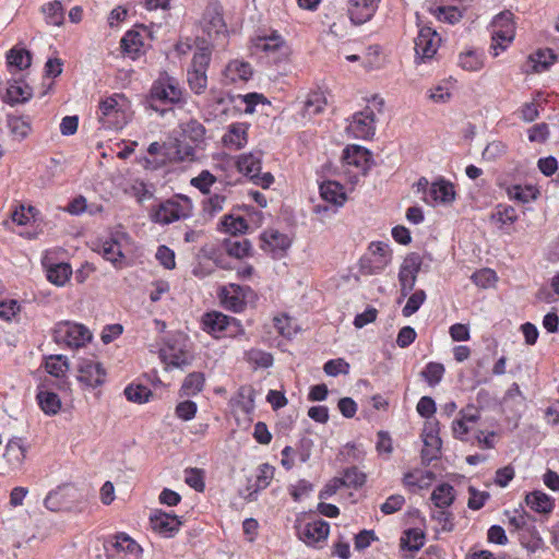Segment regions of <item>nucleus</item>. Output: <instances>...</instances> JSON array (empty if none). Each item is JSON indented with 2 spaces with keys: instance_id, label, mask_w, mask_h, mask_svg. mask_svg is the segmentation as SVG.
<instances>
[{
  "instance_id": "nucleus-24",
  "label": "nucleus",
  "mask_w": 559,
  "mask_h": 559,
  "mask_svg": "<svg viewBox=\"0 0 559 559\" xmlns=\"http://www.w3.org/2000/svg\"><path fill=\"white\" fill-rule=\"evenodd\" d=\"M159 356L166 365L171 367L183 368L190 364L187 353L170 343L160 348Z\"/></svg>"
},
{
  "instance_id": "nucleus-53",
  "label": "nucleus",
  "mask_w": 559,
  "mask_h": 559,
  "mask_svg": "<svg viewBox=\"0 0 559 559\" xmlns=\"http://www.w3.org/2000/svg\"><path fill=\"white\" fill-rule=\"evenodd\" d=\"M211 61V49L209 47H202L198 51L194 52L191 70H198L206 72V69Z\"/></svg>"
},
{
  "instance_id": "nucleus-2",
  "label": "nucleus",
  "mask_w": 559,
  "mask_h": 559,
  "mask_svg": "<svg viewBox=\"0 0 559 559\" xmlns=\"http://www.w3.org/2000/svg\"><path fill=\"white\" fill-rule=\"evenodd\" d=\"M509 526L518 533L519 539L526 549L536 551L542 547L543 540L533 524V519L526 512L514 511L509 515Z\"/></svg>"
},
{
  "instance_id": "nucleus-21",
  "label": "nucleus",
  "mask_w": 559,
  "mask_h": 559,
  "mask_svg": "<svg viewBox=\"0 0 559 559\" xmlns=\"http://www.w3.org/2000/svg\"><path fill=\"white\" fill-rule=\"evenodd\" d=\"M429 197L431 201L428 198H424V201L428 204H431V202L450 204L455 199L454 186L452 182L440 178L432 182L431 187L429 188Z\"/></svg>"
},
{
  "instance_id": "nucleus-8",
  "label": "nucleus",
  "mask_w": 559,
  "mask_h": 559,
  "mask_svg": "<svg viewBox=\"0 0 559 559\" xmlns=\"http://www.w3.org/2000/svg\"><path fill=\"white\" fill-rule=\"evenodd\" d=\"M252 290L249 286H240L238 284H228L219 290V298L223 306L234 312H241L247 304Z\"/></svg>"
},
{
  "instance_id": "nucleus-55",
  "label": "nucleus",
  "mask_w": 559,
  "mask_h": 559,
  "mask_svg": "<svg viewBox=\"0 0 559 559\" xmlns=\"http://www.w3.org/2000/svg\"><path fill=\"white\" fill-rule=\"evenodd\" d=\"M459 64L467 71H478L483 68V61L474 51H467L460 55Z\"/></svg>"
},
{
  "instance_id": "nucleus-30",
  "label": "nucleus",
  "mask_w": 559,
  "mask_h": 559,
  "mask_svg": "<svg viewBox=\"0 0 559 559\" xmlns=\"http://www.w3.org/2000/svg\"><path fill=\"white\" fill-rule=\"evenodd\" d=\"M252 75V68L248 62L234 60L225 69V76L230 82L248 81Z\"/></svg>"
},
{
  "instance_id": "nucleus-49",
  "label": "nucleus",
  "mask_w": 559,
  "mask_h": 559,
  "mask_svg": "<svg viewBox=\"0 0 559 559\" xmlns=\"http://www.w3.org/2000/svg\"><path fill=\"white\" fill-rule=\"evenodd\" d=\"M182 133L192 142L199 143L204 139L205 128L198 120L192 119L182 124Z\"/></svg>"
},
{
  "instance_id": "nucleus-17",
  "label": "nucleus",
  "mask_w": 559,
  "mask_h": 559,
  "mask_svg": "<svg viewBox=\"0 0 559 559\" xmlns=\"http://www.w3.org/2000/svg\"><path fill=\"white\" fill-rule=\"evenodd\" d=\"M150 522L152 528L164 537H173L182 524L177 515L163 511L152 513Z\"/></svg>"
},
{
  "instance_id": "nucleus-28",
  "label": "nucleus",
  "mask_w": 559,
  "mask_h": 559,
  "mask_svg": "<svg viewBox=\"0 0 559 559\" xmlns=\"http://www.w3.org/2000/svg\"><path fill=\"white\" fill-rule=\"evenodd\" d=\"M236 165L241 174L252 180L261 171V154H243L239 156Z\"/></svg>"
},
{
  "instance_id": "nucleus-60",
  "label": "nucleus",
  "mask_w": 559,
  "mask_h": 559,
  "mask_svg": "<svg viewBox=\"0 0 559 559\" xmlns=\"http://www.w3.org/2000/svg\"><path fill=\"white\" fill-rule=\"evenodd\" d=\"M323 370L328 376L336 377L340 373H348L349 365L342 358L331 359L324 364Z\"/></svg>"
},
{
  "instance_id": "nucleus-57",
  "label": "nucleus",
  "mask_w": 559,
  "mask_h": 559,
  "mask_svg": "<svg viewBox=\"0 0 559 559\" xmlns=\"http://www.w3.org/2000/svg\"><path fill=\"white\" fill-rule=\"evenodd\" d=\"M142 46L141 36L135 32H128L121 39V48L127 53H136Z\"/></svg>"
},
{
  "instance_id": "nucleus-34",
  "label": "nucleus",
  "mask_w": 559,
  "mask_h": 559,
  "mask_svg": "<svg viewBox=\"0 0 559 559\" xmlns=\"http://www.w3.org/2000/svg\"><path fill=\"white\" fill-rule=\"evenodd\" d=\"M431 500L438 509L448 508L454 500V488L447 483L438 485L431 493Z\"/></svg>"
},
{
  "instance_id": "nucleus-4",
  "label": "nucleus",
  "mask_w": 559,
  "mask_h": 559,
  "mask_svg": "<svg viewBox=\"0 0 559 559\" xmlns=\"http://www.w3.org/2000/svg\"><path fill=\"white\" fill-rule=\"evenodd\" d=\"M53 340L69 348H80L92 340V333L82 324L63 321L55 326Z\"/></svg>"
},
{
  "instance_id": "nucleus-54",
  "label": "nucleus",
  "mask_w": 559,
  "mask_h": 559,
  "mask_svg": "<svg viewBox=\"0 0 559 559\" xmlns=\"http://www.w3.org/2000/svg\"><path fill=\"white\" fill-rule=\"evenodd\" d=\"M507 152V145L501 141H492L488 143L483 151V158L488 162H495Z\"/></svg>"
},
{
  "instance_id": "nucleus-47",
  "label": "nucleus",
  "mask_w": 559,
  "mask_h": 559,
  "mask_svg": "<svg viewBox=\"0 0 559 559\" xmlns=\"http://www.w3.org/2000/svg\"><path fill=\"white\" fill-rule=\"evenodd\" d=\"M124 395L127 400L134 403H145L148 401V397L152 395V392L148 388L144 385H133L130 384L124 389Z\"/></svg>"
},
{
  "instance_id": "nucleus-61",
  "label": "nucleus",
  "mask_w": 559,
  "mask_h": 559,
  "mask_svg": "<svg viewBox=\"0 0 559 559\" xmlns=\"http://www.w3.org/2000/svg\"><path fill=\"white\" fill-rule=\"evenodd\" d=\"M223 225L225 227V230L230 233L235 237L237 236L238 233H243L248 228L246 219L240 216H226L223 221Z\"/></svg>"
},
{
  "instance_id": "nucleus-16",
  "label": "nucleus",
  "mask_w": 559,
  "mask_h": 559,
  "mask_svg": "<svg viewBox=\"0 0 559 559\" xmlns=\"http://www.w3.org/2000/svg\"><path fill=\"white\" fill-rule=\"evenodd\" d=\"M79 381L91 388L102 385L106 379V371L100 362L84 359L79 365Z\"/></svg>"
},
{
  "instance_id": "nucleus-33",
  "label": "nucleus",
  "mask_w": 559,
  "mask_h": 559,
  "mask_svg": "<svg viewBox=\"0 0 559 559\" xmlns=\"http://www.w3.org/2000/svg\"><path fill=\"white\" fill-rule=\"evenodd\" d=\"M36 399L41 411L46 415H56L61 408V400L57 393L50 391H39Z\"/></svg>"
},
{
  "instance_id": "nucleus-1",
  "label": "nucleus",
  "mask_w": 559,
  "mask_h": 559,
  "mask_svg": "<svg viewBox=\"0 0 559 559\" xmlns=\"http://www.w3.org/2000/svg\"><path fill=\"white\" fill-rule=\"evenodd\" d=\"M193 205L187 195L177 194L152 209L150 217L156 224L168 225L192 215Z\"/></svg>"
},
{
  "instance_id": "nucleus-63",
  "label": "nucleus",
  "mask_w": 559,
  "mask_h": 559,
  "mask_svg": "<svg viewBox=\"0 0 559 559\" xmlns=\"http://www.w3.org/2000/svg\"><path fill=\"white\" fill-rule=\"evenodd\" d=\"M167 91V103L177 104L181 100L182 91L176 79L171 76H164Z\"/></svg>"
},
{
  "instance_id": "nucleus-32",
  "label": "nucleus",
  "mask_w": 559,
  "mask_h": 559,
  "mask_svg": "<svg viewBox=\"0 0 559 559\" xmlns=\"http://www.w3.org/2000/svg\"><path fill=\"white\" fill-rule=\"evenodd\" d=\"M526 504L538 513H549L554 508V500L542 491H534L526 496Z\"/></svg>"
},
{
  "instance_id": "nucleus-35",
  "label": "nucleus",
  "mask_w": 559,
  "mask_h": 559,
  "mask_svg": "<svg viewBox=\"0 0 559 559\" xmlns=\"http://www.w3.org/2000/svg\"><path fill=\"white\" fill-rule=\"evenodd\" d=\"M204 374L202 372L189 373L180 389L181 396H193L202 391L204 385Z\"/></svg>"
},
{
  "instance_id": "nucleus-14",
  "label": "nucleus",
  "mask_w": 559,
  "mask_h": 559,
  "mask_svg": "<svg viewBox=\"0 0 559 559\" xmlns=\"http://www.w3.org/2000/svg\"><path fill=\"white\" fill-rule=\"evenodd\" d=\"M257 48L266 52L267 57L274 62L286 60L289 55V48L285 40L277 34L259 37L255 43Z\"/></svg>"
},
{
  "instance_id": "nucleus-59",
  "label": "nucleus",
  "mask_w": 559,
  "mask_h": 559,
  "mask_svg": "<svg viewBox=\"0 0 559 559\" xmlns=\"http://www.w3.org/2000/svg\"><path fill=\"white\" fill-rule=\"evenodd\" d=\"M532 60L535 62V71L540 72L547 70L555 62L556 56L550 49L539 50L536 52V58H532Z\"/></svg>"
},
{
  "instance_id": "nucleus-11",
  "label": "nucleus",
  "mask_w": 559,
  "mask_h": 559,
  "mask_svg": "<svg viewBox=\"0 0 559 559\" xmlns=\"http://www.w3.org/2000/svg\"><path fill=\"white\" fill-rule=\"evenodd\" d=\"M297 535L308 546H317L324 542L330 533V525L323 520L308 522L304 525L296 526Z\"/></svg>"
},
{
  "instance_id": "nucleus-19",
  "label": "nucleus",
  "mask_w": 559,
  "mask_h": 559,
  "mask_svg": "<svg viewBox=\"0 0 559 559\" xmlns=\"http://www.w3.org/2000/svg\"><path fill=\"white\" fill-rule=\"evenodd\" d=\"M262 249L269 251L274 258H281L290 247V239L287 235L275 229H267L261 235Z\"/></svg>"
},
{
  "instance_id": "nucleus-7",
  "label": "nucleus",
  "mask_w": 559,
  "mask_h": 559,
  "mask_svg": "<svg viewBox=\"0 0 559 559\" xmlns=\"http://www.w3.org/2000/svg\"><path fill=\"white\" fill-rule=\"evenodd\" d=\"M421 263V257L415 252L407 254L404 259L399 272L401 297L405 298L414 289Z\"/></svg>"
},
{
  "instance_id": "nucleus-39",
  "label": "nucleus",
  "mask_w": 559,
  "mask_h": 559,
  "mask_svg": "<svg viewBox=\"0 0 559 559\" xmlns=\"http://www.w3.org/2000/svg\"><path fill=\"white\" fill-rule=\"evenodd\" d=\"M326 106V99L321 92H313L307 96L304 105V115L313 117L321 114Z\"/></svg>"
},
{
  "instance_id": "nucleus-36",
  "label": "nucleus",
  "mask_w": 559,
  "mask_h": 559,
  "mask_svg": "<svg viewBox=\"0 0 559 559\" xmlns=\"http://www.w3.org/2000/svg\"><path fill=\"white\" fill-rule=\"evenodd\" d=\"M224 247L229 255L238 259L247 257L251 250V243L248 239L237 237L226 239Z\"/></svg>"
},
{
  "instance_id": "nucleus-62",
  "label": "nucleus",
  "mask_w": 559,
  "mask_h": 559,
  "mask_svg": "<svg viewBox=\"0 0 559 559\" xmlns=\"http://www.w3.org/2000/svg\"><path fill=\"white\" fill-rule=\"evenodd\" d=\"M215 182V177L209 170H202L198 177L191 179V185L202 193H209L210 187Z\"/></svg>"
},
{
  "instance_id": "nucleus-37",
  "label": "nucleus",
  "mask_w": 559,
  "mask_h": 559,
  "mask_svg": "<svg viewBox=\"0 0 559 559\" xmlns=\"http://www.w3.org/2000/svg\"><path fill=\"white\" fill-rule=\"evenodd\" d=\"M225 144L241 148L247 143V128L242 123H234L223 138Z\"/></svg>"
},
{
  "instance_id": "nucleus-25",
  "label": "nucleus",
  "mask_w": 559,
  "mask_h": 559,
  "mask_svg": "<svg viewBox=\"0 0 559 559\" xmlns=\"http://www.w3.org/2000/svg\"><path fill=\"white\" fill-rule=\"evenodd\" d=\"M320 194L324 201L334 205H343L346 201L344 188L337 181H323L320 185Z\"/></svg>"
},
{
  "instance_id": "nucleus-58",
  "label": "nucleus",
  "mask_w": 559,
  "mask_h": 559,
  "mask_svg": "<svg viewBox=\"0 0 559 559\" xmlns=\"http://www.w3.org/2000/svg\"><path fill=\"white\" fill-rule=\"evenodd\" d=\"M436 15L439 21L455 24L462 19V12L455 7H438Z\"/></svg>"
},
{
  "instance_id": "nucleus-10",
  "label": "nucleus",
  "mask_w": 559,
  "mask_h": 559,
  "mask_svg": "<svg viewBox=\"0 0 559 559\" xmlns=\"http://www.w3.org/2000/svg\"><path fill=\"white\" fill-rule=\"evenodd\" d=\"M201 26L210 39H216L221 36L225 37L227 32L226 24L223 19L222 9L217 3H211L206 7L201 20Z\"/></svg>"
},
{
  "instance_id": "nucleus-22",
  "label": "nucleus",
  "mask_w": 559,
  "mask_h": 559,
  "mask_svg": "<svg viewBox=\"0 0 559 559\" xmlns=\"http://www.w3.org/2000/svg\"><path fill=\"white\" fill-rule=\"evenodd\" d=\"M371 158L370 152L359 145L347 146L343 151V159L347 165H353L362 171H366L369 167Z\"/></svg>"
},
{
  "instance_id": "nucleus-12",
  "label": "nucleus",
  "mask_w": 559,
  "mask_h": 559,
  "mask_svg": "<svg viewBox=\"0 0 559 559\" xmlns=\"http://www.w3.org/2000/svg\"><path fill=\"white\" fill-rule=\"evenodd\" d=\"M480 418V412L474 405H467L465 408L459 412V418L452 423V433L457 440L468 442L469 441V424L478 421Z\"/></svg>"
},
{
  "instance_id": "nucleus-3",
  "label": "nucleus",
  "mask_w": 559,
  "mask_h": 559,
  "mask_svg": "<svg viewBox=\"0 0 559 559\" xmlns=\"http://www.w3.org/2000/svg\"><path fill=\"white\" fill-rule=\"evenodd\" d=\"M392 260V251L388 243L371 242L368 251L360 259V272L365 275H376L384 271Z\"/></svg>"
},
{
  "instance_id": "nucleus-9",
  "label": "nucleus",
  "mask_w": 559,
  "mask_h": 559,
  "mask_svg": "<svg viewBox=\"0 0 559 559\" xmlns=\"http://www.w3.org/2000/svg\"><path fill=\"white\" fill-rule=\"evenodd\" d=\"M441 38L438 33L430 27H423L415 38V61H425L431 59L440 45Z\"/></svg>"
},
{
  "instance_id": "nucleus-38",
  "label": "nucleus",
  "mask_w": 559,
  "mask_h": 559,
  "mask_svg": "<svg viewBox=\"0 0 559 559\" xmlns=\"http://www.w3.org/2000/svg\"><path fill=\"white\" fill-rule=\"evenodd\" d=\"M72 274L71 266L68 263H58L47 270V278L57 286H63Z\"/></svg>"
},
{
  "instance_id": "nucleus-29",
  "label": "nucleus",
  "mask_w": 559,
  "mask_h": 559,
  "mask_svg": "<svg viewBox=\"0 0 559 559\" xmlns=\"http://www.w3.org/2000/svg\"><path fill=\"white\" fill-rule=\"evenodd\" d=\"M112 547L118 554L122 552L126 556H130L132 559L139 558L142 552L141 546L126 533H120L115 536Z\"/></svg>"
},
{
  "instance_id": "nucleus-27",
  "label": "nucleus",
  "mask_w": 559,
  "mask_h": 559,
  "mask_svg": "<svg viewBox=\"0 0 559 559\" xmlns=\"http://www.w3.org/2000/svg\"><path fill=\"white\" fill-rule=\"evenodd\" d=\"M33 95V90L29 85L24 83L23 81H15L13 84H10L7 88V93L3 96V102L14 105L16 103L27 102Z\"/></svg>"
},
{
  "instance_id": "nucleus-23",
  "label": "nucleus",
  "mask_w": 559,
  "mask_h": 559,
  "mask_svg": "<svg viewBox=\"0 0 559 559\" xmlns=\"http://www.w3.org/2000/svg\"><path fill=\"white\" fill-rule=\"evenodd\" d=\"M3 457L8 462V464L16 469L20 468L26 457V448L23 444L21 438H13L9 440L5 445V451L3 453Z\"/></svg>"
},
{
  "instance_id": "nucleus-43",
  "label": "nucleus",
  "mask_w": 559,
  "mask_h": 559,
  "mask_svg": "<svg viewBox=\"0 0 559 559\" xmlns=\"http://www.w3.org/2000/svg\"><path fill=\"white\" fill-rule=\"evenodd\" d=\"M45 368L48 373L56 378H60L64 376L69 366L67 358L61 355H53L47 358L45 362Z\"/></svg>"
},
{
  "instance_id": "nucleus-48",
  "label": "nucleus",
  "mask_w": 559,
  "mask_h": 559,
  "mask_svg": "<svg viewBox=\"0 0 559 559\" xmlns=\"http://www.w3.org/2000/svg\"><path fill=\"white\" fill-rule=\"evenodd\" d=\"M444 374V367L439 362H429L423 370L421 376L428 382L429 385H437Z\"/></svg>"
},
{
  "instance_id": "nucleus-46",
  "label": "nucleus",
  "mask_w": 559,
  "mask_h": 559,
  "mask_svg": "<svg viewBox=\"0 0 559 559\" xmlns=\"http://www.w3.org/2000/svg\"><path fill=\"white\" fill-rule=\"evenodd\" d=\"M491 219L501 224H513L518 219L516 211L511 205L499 204L491 214Z\"/></svg>"
},
{
  "instance_id": "nucleus-31",
  "label": "nucleus",
  "mask_w": 559,
  "mask_h": 559,
  "mask_svg": "<svg viewBox=\"0 0 559 559\" xmlns=\"http://www.w3.org/2000/svg\"><path fill=\"white\" fill-rule=\"evenodd\" d=\"M48 25L61 26L64 22V9L59 0L45 3L40 9Z\"/></svg>"
},
{
  "instance_id": "nucleus-50",
  "label": "nucleus",
  "mask_w": 559,
  "mask_h": 559,
  "mask_svg": "<svg viewBox=\"0 0 559 559\" xmlns=\"http://www.w3.org/2000/svg\"><path fill=\"white\" fill-rule=\"evenodd\" d=\"M426 300V293L423 289L414 292L407 299L402 313L404 317H411L419 310L424 301Z\"/></svg>"
},
{
  "instance_id": "nucleus-18",
  "label": "nucleus",
  "mask_w": 559,
  "mask_h": 559,
  "mask_svg": "<svg viewBox=\"0 0 559 559\" xmlns=\"http://www.w3.org/2000/svg\"><path fill=\"white\" fill-rule=\"evenodd\" d=\"M202 323L203 330L215 337H221L222 334L231 326L238 328V322L235 318H230L221 312H209L204 314Z\"/></svg>"
},
{
  "instance_id": "nucleus-20",
  "label": "nucleus",
  "mask_w": 559,
  "mask_h": 559,
  "mask_svg": "<svg viewBox=\"0 0 559 559\" xmlns=\"http://www.w3.org/2000/svg\"><path fill=\"white\" fill-rule=\"evenodd\" d=\"M94 250L111 262L115 267L121 269L124 265L126 257L122 253L120 242L116 238L110 237L99 241Z\"/></svg>"
},
{
  "instance_id": "nucleus-26",
  "label": "nucleus",
  "mask_w": 559,
  "mask_h": 559,
  "mask_svg": "<svg viewBox=\"0 0 559 559\" xmlns=\"http://www.w3.org/2000/svg\"><path fill=\"white\" fill-rule=\"evenodd\" d=\"M492 31L500 32L506 39H514L515 36V23L514 14L509 11H502L493 17L491 23Z\"/></svg>"
},
{
  "instance_id": "nucleus-51",
  "label": "nucleus",
  "mask_w": 559,
  "mask_h": 559,
  "mask_svg": "<svg viewBox=\"0 0 559 559\" xmlns=\"http://www.w3.org/2000/svg\"><path fill=\"white\" fill-rule=\"evenodd\" d=\"M274 467L267 463L261 464L258 469L254 492L265 489L274 477Z\"/></svg>"
},
{
  "instance_id": "nucleus-42",
  "label": "nucleus",
  "mask_w": 559,
  "mask_h": 559,
  "mask_svg": "<svg viewBox=\"0 0 559 559\" xmlns=\"http://www.w3.org/2000/svg\"><path fill=\"white\" fill-rule=\"evenodd\" d=\"M187 81L190 90L200 95L205 92L207 87V78L206 72L198 71V70H188Z\"/></svg>"
},
{
  "instance_id": "nucleus-52",
  "label": "nucleus",
  "mask_w": 559,
  "mask_h": 559,
  "mask_svg": "<svg viewBox=\"0 0 559 559\" xmlns=\"http://www.w3.org/2000/svg\"><path fill=\"white\" fill-rule=\"evenodd\" d=\"M472 281L478 287L488 288L497 282V274L491 269H481L472 275Z\"/></svg>"
},
{
  "instance_id": "nucleus-13",
  "label": "nucleus",
  "mask_w": 559,
  "mask_h": 559,
  "mask_svg": "<svg viewBox=\"0 0 559 559\" xmlns=\"http://www.w3.org/2000/svg\"><path fill=\"white\" fill-rule=\"evenodd\" d=\"M374 114L372 109L366 108L353 116L347 131L357 139H369L374 134Z\"/></svg>"
},
{
  "instance_id": "nucleus-56",
  "label": "nucleus",
  "mask_w": 559,
  "mask_h": 559,
  "mask_svg": "<svg viewBox=\"0 0 559 559\" xmlns=\"http://www.w3.org/2000/svg\"><path fill=\"white\" fill-rule=\"evenodd\" d=\"M185 481L194 490L202 492L205 488L203 473L198 468H188L185 471Z\"/></svg>"
},
{
  "instance_id": "nucleus-6",
  "label": "nucleus",
  "mask_w": 559,
  "mask_h": 559,
  "mask_svg": "<svg viewBox=\"0 0 559 559\" xmlns=\"http://www.w3.org/2000/svg\"><path fill=\"white\" fill-rule=\"evenodd\" d=\"M424 448L421 450V462L429 465L439 457L442 441L439 437V421L427 420L423 429Z\"/></svg>"
},
{
  "instance_id": "nucleus-40",
  "label": "nucleus",
  "mask_w": 559,
  "mask_h": 559,
  "mask_svg": "<svg viewBox=\"0 0 559 559\" xmlns=\"http://www.w3.org/2000/svg\"><path fill=\"white\" fill-rule=\"evenodd\" d=\"M8 64L16 67L19 70L26 69L31 66V52L26 49L12 48L7 56Z\"/></svg>"
},
{
  "instance_id": "nucleus-64",
  "label": "nucleus",
  "mask_w": 559,
  "mask_h": 559,
  "mask_svg": "<svg viewBox=\"0 0 559 559\" xmlns=\"http://www.w3.org/2000/svg\"><path fill=\"white\" fill-rule=\"evenodd\" d=\"M197 404L192 401H183V402H180L177 406H176V409H175V413L177 415L178 418L182 419V420H191L192 418H194L195 414H197Z\"/></svg>"
},
{
  "instance_id": "nucleus-15",
  "label": "nucleus",
  "mask_w": 559,
  "mask_h": 559,
  "mask_svg": "<svg viewBox=\"0 0 559 559\" xmlns=\"http://www.w3.org/2000/svg\"><path fill=\"white\" fill-rule=\"evenodd\" d=\"M381 0H348V16L353 24L361 25L371 20Z\"/></svg>"
},
{
  "instance_id": "nucleus-45",
  "label": "nucleus",
  "mask_w": 559,
  "mask_h": 559,
  "mask_svg": "<svg viewBox=\"0 0 559 559\" xmlns=\"http://www.w3.org/2000/svg\"><path fill=\"white\" fill-rule=\"evenodd\" d=\"M406 537L401 539L402 548L419 550L424 545L425 534L418 528H411L405 532Z\"/></svg>"
},
{
  "instance_id": "nucleus-5",
  "label": "nucleus",
  "mask_w": 559,
  "mask_h": 559,
  "mask_svg": "<svg viewBox=\"0 0 559 559\" xmlns=\"http://www.w3.org/2000/svg\"><path fill=\"white\" fill-rule=\"evenodd\" d=\"M122 95L107 97L99 104L98 121L105 129H122L128 122V116L119 100H123Z\"/></svg>"
},
{
  "instance_id": "nucleus-44",
  "label": "nucleus",
  "mask_w": 559,
  "mask_h": 559,
  "mask_svg": "<svg viewBox=\"0 0 559 559\" xmlns=\"http://www.w3.org/2000/svg\"><path fill=\"white\" fill-rule=\"evenodd\" d=\"M8 128L10 129L11 134L19 141L25 139L31 132L29 122L21 117H9Z\"/></svg>"
},
{
  "instance_id": "nucleus-41",
  "label": "nucleus",
  "mask_w": 559,
  "mask_h": 559,
  "mask_svg": "<svg viewBox=\"0 0 559 559\" xmlns=\"http://www.w3.org/2000/svg\"><path fill=\"white\" fill-rule=\"evenodd\" d=\"M341 479L344 483V487L359 488L366 483V474L362 473L358 467L353 466L344 469Z\"/></svg>"
}]
</instances>
